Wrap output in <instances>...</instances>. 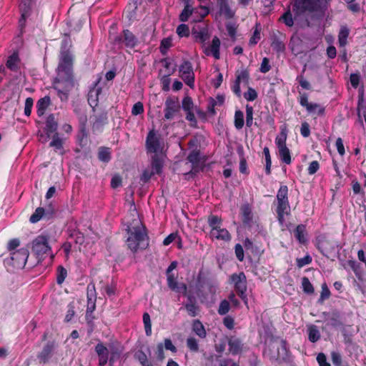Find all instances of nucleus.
Here are the masks:
<instances>
[{"mask_svg":"<svg viewBox=\"0 0 366 366\" xmlns=\"http://www.w3.org/2000/svg\"><path fill=\"white\" fill-rule=\"evenodd\" d=\"M67 277L66 269L61 265H59L56 269V283L61 285Z\"/></svg>","mask_w":366,"mask_h":366,"instance_id":"nucleus-42","label":"nucleus"},{"mask_svg":"<svg viewBox=\"0 0 366 366\" xmlns=\"http://www.w3.org/2000/svg\"><path fill=\"white\" fill-rule=\"evenodd\" d=\"M331 292L327 285V284L325 282L322 285V291L320 293V297L318 300L319 303H322L325 300H327L330 297Z\"/></svg>","mask_w":366,"mask_h":366,"instance_id":"nucleus-53","label":"nucleus"},{"mask_svg":"<svg viewBox=\"0 0 366 366\" xmlns=\"http://www.w3.org/2000/svg\"><path fill=\"white\" fill-rule=\"evenodd\" d=\"M317 249L323 254L326 255L336 249V242L325 237L320 239L317 242Z\"/></svg>","mask_w":366,"mask_h":366,"instance_id":"nucleus-20","label":"nucleus"},{"mask_svg":"<svg viewBox=\"0 0 366 366\" xmlns=\"http://www.w3.org/2000/svg\"><path fill=\"white\" fill-rule=\"evenodd\" d=\"M180 104L177 97H169L165 101L164 109V118L167 120H172L174 116L180 112Z\"/></svg>","mask_w":366,"mask_h":366,"instance_id":"nucleus-9","label":"nucleus"},{"mask_svg":"<svg viewBox=\"0 0 366 366\" xmlns=\"http://www.w3.org/2000/svg\"><path fill=\"white\" fill-rule=\"evenodd\" d=\"M172 39L170 38H164L160 43V51L165 54L167 51L172 46Z\"/></svg>","mask_w":366,"mask_h":366,"instance_id":"nucleus-58","label":"nucleus"},{"mask_svg":"<svg viewBox=\"0 0 366 366\" xmlns=\"http://www.w3.org/2000/svg\"><path fill=\"white\" fill-rule=\"evenodd\" d=\"M76 81L74 74V62L69 63L64 58L57 66V76L53 81L54 89L57 91L61 100H67L69 92L74 88Z\"/></svg>","mask_w":366,"mask_h":366,"instance_id":"nucleus-2","label":"nucleus"},{"mask_svg":"<svg viewBox=\"0 0 366 366\" xmlns=\"http://www.w3.org/2000/svg\"><path fill=\"white\" fill-rule=\"evenodd\" d=\"M113 43L119 48L132 49L139 44V39L129 29H124L114 38Z\"/></svg>","mask_w":366,"mask_h":366,"instance_id":"nucleus-4","label":"nucleus"},{"mask_svg":"<svg viewBox=\"0 0 366 366\" xmlns=\"http://www.w3.org/2000/svg\"><path fill=\"white\" fill-rule=\"evenodd\" d=\"M349 36V29L347 27L341 28L338 34V42L340 46H345L347 44V39Z\"/></svg>","mask_w":366,"mask_h":366,"instance_id":"nucleus-45","label":"nucleus"},{"mask_svg":"<svg viewBox=\"0 0 366 366\" xmlns=\"http://www.w3.org/2000/svg\"><path fill=\"white\" fill-rule=\"evenodd\" d=\"M285 36L282 33L279 31L274 32L271 36V46L272 49L277 53L283 52L285 49Z\"/></svg>","mask_w":366,"mask_h":366,"instance_id":"nucleus-17","label":"nucleus"},{"mask_svg":"<svg viewBox=\"0 0 366 366\" xmlns=\"http://www.w3.org/2000/svg\"><path fill=\"white\" fill-rule=\"evenodd\" d=\"M332 0H294L292 11L295 13L293 16L290 9H287L280 17L279 21L285 24L287 27L295 26L297 31L300 29L310 27L312 24L305 18L300 20L302 16L306 11L315 12L322 16L327 11Z\"/></svg>","mask_w":366,"mask_h":366,"instance_id":"nucleus-1","label":"nucleus"},{"mask_svg":"<svg viewBox=\"0 0 366 366\" xmlns=\"http://www.w3.org/2000/svg\"><path fill=\"white\" fill-rule=\"evenodd\" d=\"M101 87H94L91 89L88 94V102L89 104L94 108L98 105L99 102V95L102 93Z\"/></svg>","mask_w":366,"mask_h":366,"instance_id":"nucleus-28","label":"nucleus"},{"mask_svg":"<svg viewBox=\"0 0 366 366\" xmlns=\"http://www.w3.org/2000/svg\"><path fill=\"white\" fill-rule=\"evenodd\" d=\"M58 129V123L54 114H49L46 120L45 132L48 137L54 134Z\"/></svg>","mask_w":366,"mask_h":366,"instance_id":"nucleus-25","label":"nucleus"},{"mask_svg":"<svg viewBox=\"0 0 366 366\" xmlns=\"http://www.w3.org/2000/svg\"><path fill=\"white\" fill-rule=\"evenodd\" d=\"M235 80L239 83L243 82L245 84H248L249 80V71L247 69H243L240 71H237Z\"/></svg>","mask_w":366,"mask_h":366,"instance_id":"nucleus-44","label":"nucleus"},{"mask_svg":"<svg viewBox=\"0 0 366 366\" xmlns=\"http://www.w3.org/2000/svg\"><path fill=\"white\" fill-rule=\"evenodd\" d=\"M182 108L185 112L193 110L194 103L192 97L186 96L183 98L182 102Z\"/></svg>","mask_w":366,"mask_h":366,"instance_id":"nucleus-51","label":"nucleus"},{"mask_svg":"<svg viewBox=\"0 0 366 366\" xmlns=\"http://www.w3.org/2000/svg\"><path fill=\"white\" fill-rule=\"evenodd\" d=\"M146 147L147 151L151 153H157L160 148L159 138L156 135L154 130L149 131L147 136Z\"/></svg>","mask_w":366,"mask_h":366,"instance_id":"nucleus-16","label":"nucleus"},{"mask_svg":"<svg viewBox=\"0 0 366 366\" xmlns=\"http://www.w3.org/2000/svg\"><path fill=\"white\" fill-rule=\"evenodd\" d=\"M219 47H220V40L218 37L214 36L212 39V44L210 46V49L205 48L204 53L207 56H209L212 54L215 59H219L220 58L219 53Z\"/></svg>","mask_w":366,"mask_h":366,"instance_id":"nucleus-24","label":"nucleus"},{"mask_svg":"<svg viewBox=\"0 0 366 366\" xmlns=\"http://www.w3.org/2000/svg\"><path fill=\"white\" fill-rule=\"evenodd\" d=\"M152 172L154 174H161L164 166V161L161 157L154 154L152 158Z\"/></svg>","mask_w":366,"mask_h":366,"instance_id":"nucleus-29","label":"nucleus"},{"mask_svg":"<svg viewBox=\"0 0 366 366\" xmlns=\"http://www.w3.org/2000/svg\"><path fill=\"white\" fill-rule=\"evenodd\" d=\"M126 230L128 234L126 244L132 253L147 249L149 245L148 229L140 220L133 219L127 224Z\"/></svg>","mask_w":366,"mask_h":366,"instance_id":"nucleus-3","label":"nucleus"},{"mask_svg":"<svg viewBox=\"0 0 366 366\" xmlns=\"http://www.w3.org/2000/svg\"><path fill=\"white\" fill-rule=\"evenodd\" d=\"M107 348L109 349V352L110 353L109 366H114L115 362L120 358L124 348L123 345L118 341H114L109 343Z\"/></svg>","mask_w":366,"mask_h":366,"instance_id":"nucleus-14","label":"nucleus"},{"mask_svg":"<svg viewBox=\"0 0 366 366\" xmlns=\"http://www.w3.org/2000/svg\"><path fill=\"white\" fill-rule=\"evenodd\" d=\"M177 33L180 37L189 36V29L187 24H182L177 28Z\"/></svg>","mask_w":366,"mask_h":366,"instance_id":"nucleus-62","label":"nucleus"},{"mask_svg":"<svg viewBox=\"0 0 366 366\" xmlns=\"http://www.w3.org/2000/svg\"><path fill=\"white\" fill-rule=\"evenodd\" d=\"M239 215L242 223L245 228L251 229L254 226H258V218L254 216L252 207L249 203H244L241 205Z\"/></svg>","mask_w":366,"mask_h":366,"instance_id":"nucleus-5","label":"nucleus"},{"mask_svg":"<svg viewBox=\"0 0 366 366\" xmlns=\"http://www.w3.org/2000/svg\"><path fill=\"white\" fill-rule=\"evenodd\" d=\"M64 36L65 38L62 39L61 43L59 63H62L64 58L68 59L69 63H72L74 61V56L70 51V48L71 47V40L68 34H65Z\"/></svg>","mask_w":366,"mask_h":366,"instance_id":"nucleus-12","label":"nucleus"},{"mask_svg":"<svg viewBox=\"0 0 366 366\" xmlns=\"http://www.w3.org/2000/svg\"><path fill=\"white\" fill-rule=\"evenodd\" d=\"M29 252L27 248H20L11 253V259L14 267L24 268L26 264Z\"/></svg>","mask_w":366,"mask_h":366,"instance_id":"nucleus-11","label":"nucleus"},{"mask_svg":"<svg viewBox=\"0 0 366 366\" xmlns=\"http://www.w3.org/2000/svg\"><path fill=\"white\" fill-rule=\"evenodd\" d=\"M207 223L209 227L214 232L217 227L219 228V226H222V219L217 215L210 214L207 218Z\"/></svg>","mask_w":366,"mask_h":366,"instance_id":"nucleus-37","label":"nucleus"},{"mask_svg":"<svg viewBox=\"0 0 366 366\" xmlns=\"http://www.w3.org/2000/svg\"><path fill=\"white\" fill-rule=\"evenodd\" d=\"M310 113H316L319 116L325 114V107L320 106L317 103H310L306 109Z\"/></svg>","mask_w":366,"mask_h":366,"instance_id":"nucleus-40","label":"nucleus"},{"mask_svg":"<svg viewBox=\"0 0 366 366\" xmlns=\"http://www.w3.org/2000/svg\"><path fill=\"white\" fill-rule=\"evenodd\" d=\"M192 331L200 338H204L207 336V332L204 326L199 320H194L192 322Z\"/></svg>","mask_w":366,"mask_h":366,"instance_id":"nucleus-34","label":"nucleus"},{"mask_svg":"<svg viewBox=\"0 0 366 366\" xmlns=\"http://www.w3.org/2000/svg\"><path fill=\"white\" fill-rule=\"evenodd\" d=\"M230 280L234 284V290L237 295L247 304V278L244 273L241 272L239 274H232L230 276Z\"/></svg>","mask_w":366,"mask_h":366,"instance_id":"nucleus-6","label":"nucleus"},{"mask_svg":"<svg viewBox=\"0 0 366 366\" xmlns=\"http://www.w3.org/2000/svg\"><path fill=\"white\" fill-rule=\"evenodd\" d=\"M226 29L228 35L234 40L236 39L237 26L234 23L227 22L226 24Z\"/></svg>","mask_w":366,"mask_h":366,"instance_id":"nucleus-60","label":"nucleus"},{"mask_svg":"<svg viewBox=\"0 0 366 366\" xmlns=\"http://www.w3.org/2000/svg\"><path fill=\"white\" fill-rule=\"evenodd\" d=\"M96 309V295H95V287L94 285H89L87 286V307L86 310V320L88 325L93 324V320L94 317L89 320V313L93 314Z\"/></svg>","mask_w":366,"mask_h":366,"instance_id":"nucleus-10","label":"nucleus"},{"mask_svg":"<svg viewBox=\"0 0 366 366\" xmlns=\"http://www.w3.org/2000/svg\"><path fill=\"white\" fill-rule=\"evenodd\" d=\"M244 97L249 102H253L257 98V92L254 89L249 87L247 91L244 92Z\"/></svg>","mask_w":366,"mask_h":366,"instance_id":"nucleus-61","label":"nucleus"},{"mask_svg":"<svg viewBox=\"0 0 366 366\" xmlns=\"http://www.w3.org/2000/svg\"><path fill=\"white\" fill-rule=\"evenodd\" d=\"M294 236L300 244H305L307 242L306 238V226L305 224H298L293 232Z\"/></svg>","mask_w":366,"mask_h":366,"instance_id":"nucleus-32","label":"nucleus"},{"mask_svg":"<svg viewBox=\"0 0 366 366\" xmlns=\"http://www.w3.org/2000/svg\"><path fill=\"white\" fill-rule=\"evenodd\" d=\"M277 208L290 209L288 199V187L287 185H281L277 194Z\"/></svg>","mask_w":366,"mask_h":366,"instance_id":"nucleus-18","label":"nucleus"},{"mask_svg":"<svg viewBox=\"0 0 366 366\" xmlns=\"http://www.w3.org/2000/svg\"><path fill=\"white\" fill-rule=\"evenodd\" d=\"M107 117L106 114H103L97 117L92 124L93 132H102L103 126L107 123Z\"/></svg>","mask_w":366,"mask_h":366,"instance_id":"nucleus-35","label":"nucleus"},{"mask_svg":"<svg viewBox=\"0 0 366 366\" xmlns=\"http://www.w3.org/2000/svg\"><path fill=\"white\" fill-rule=\"evenodd\" d=\"M33 253L39 259H42L44 255L51 252V248L49 244L48 238L46 236L39 235L32 241Z\"/></svg>","mask_w":366,"mask_h":366,"instance_id":"nucleus-7","label":"nucleus"},{"mask_svg":"<svg viewBox=\"0 0 366 366\" xmlns=\"http://www.w3.org/2000/svg\"><path fill=\"white\" fill-rule=\"evenodd\" d=\"M194 38L196 41L204 44L205 41L209 39V36L207 31L201 30L194 34Z\"/></svg>","mask_w":366,"mask_h":366,"instance_id":"nucleus-56","label":"nucleus"},{"mask_svg":"<svg viewBox=\"0 0 366 366\" xmlns=\"http://www.w3.org/2000/svg\"><path fill=\"white\" fill-rule=\"evenodd\" d=\"M144 105L141 102H138L133 105L132 109V115L137 116L144 113Z\"/></svg>","mask_w":366,"mask_h":366,"instance_id":"nucleus-64","label":"nucleus"},{"mask_svg":"<svg viewBox=\"0 0 366 366\" xmlns=\"http://www.w3.org/2000/svg\"><path fill=\"white\" fill-rule=\"evenodd\" d=\"M97 157L99 161L108 163L111 159V149L107 147H100L98 149Z\"/></svg>","mask_w":366,"mask_h":366,"instance_id":"nucleus-33","label":"nucleus"},{"mask_svg":"<svg viewBox=\"0 0 366 366\" xmlns=\"http://www.w3.org/2000/svg\"><path fill=\"white\" fill-rule=\"evenodd\" d=\"M89 132L87 129H79L76 134V143L81 148H85L89 144Z\"/></svg>","mask_w":366,"mask_h":366,"instance_id":"nucleus-31","label":"nucleus"},{"mask_svg":"<svg viewBox=\"0 0 366 366\" xmlns=\"http://www.w3.org/2000/svg\"><path fill=\"white\" fill-rule=\"evenodd\" d=\"M263 154L265 158V172L267 175H269L271 174L272 159L268 147H265L263 149Z\"/></svg>","mask_w":366,"mask_h":366,"instance_id":"nucleus-41","label":"nucleus"},{"mask_svg":"<svg viewBox=\"0 0 366 366\" xmlns=\"http://www.w3.org/2000/svg\"><path fill=\"white\" fill-rule=\"evenodd\" d=\"M184 307L191 317H196L199 311V307L197 302L186 303Z\"/></svg>","mask_w":366,"mask_h":366,"instance_id":"nucleus-48","label":"nucleus"},{"mask_svg":"<svg viewBox=\"0 0 366 366\" xmlns=\"http://www.w3.org/2000/svg\"><path fill=\"white\" fill-rule=\"evenodd\" d=\"M31 0H21L19 5L21 17L19 20V27L21 34L24 33L26 19L31 14Z\"/></svg>","mask_w":366,"mask_h":366,"instance_id":"nucleus-13","label":"nucleus"},{"mask_svg":"<svg viewBox=\"0 0 366 366\" xmlns=\"http://www.w3.org/2000/svg\"><path fill=\"white\" fill-rule=\"evenodd\" d=\"M50 104L51 99L49 96H45L44 97L39 99L36 105L37 115L39 117L43 116Z\"/></svg>","mask_w":366,"mask_h":366,"instance_id":"nucleus-30","label":"nucleus"},{"mask_svg":"<svg viewBox=\"0 0 366 366\" xmlns=\"http://www.w3.org/2000/svg\"><path fill=\"white\" fill-rule=\"evenodd\" d=\"M279 156L281 161L286 164H290L292 162V158L290 155V151L287 147H284L278 149Z\"/></svg>","mask_w":366,"mask_h":366,"instance_id":"nucleus-38","label":"nucleus"},{"mask_svg":"<svg viewBox=\"0 0 366 366\" xmlns=\"http://www.w3.org/2000/svg\"><path fill=\"white\" fill-rule=\"evenodd\" d=\"M312 257L307 254L302 258L297 259V260H296L297 266L299 268H302L305 265L310 264L312 262Z\"/></svg>","mask_w":366,"mask_h":366,"instance_id":"nucleus-59","label":"nucleus"},{"mask_svg":"<svg viewBox=\"0 0 366 366\" xmlns=\"http://www.w3.org/2000/svg\"><path fill=\"white\" fill-rule=\"evenodd\" d=\"M217 3L220 13L224 14L226 19H232L234 16V13L230 9L229 0H217Z\"/></svg>","mask_w":366,"mask_h":366,"instance_id":"nucleus-27","label":"nucleus"},{"mask_svg":"<svg viewBox=\"0 0 366 366\" xmlns=\"http://www.w3.org/2000/svg\"><path fill=\"white\" fill-rule=\"evenodd\" d=\"M302 290L305 293L310 295L313 294L315 289L310 280L307 277H303L302 279Z\"/></svg>","mask_w":366,"mask_h":366,"instance_id":"nucleus-43","label":"nucleus"},{"mask_svg":"<svg viewBox=\"0 0 366 366\" xmlns=\"http://www.w3.org/2000/svg\"><path fill=\"white\" fill-rule=\"evenodd\" d=\"M243 345L241 339L235 336H232L228 340L229 350L233 355L239 354L243 350Z\"/></svg>","mask_w":366,"mask_h":366,"instance_id":"nucleus-23","label":"nucleus"},{"mask_svg":"<svg viewBox=\"0 0 366 366\" xmlns=\"http://www.w3.org/2000/svg\"><path fill=\"white\" fill-rule=\"evenodd\" d=\"M187 159L192 163V169L189 174H195L199 172L198 164L200 162V150L194 149L190 152Z\"/></svg>","mask_w":366,"mask_h":366,"instance_id":"nucleus-22","label":"nucleus"},{"mask_svg":"<svg viewBox=\"0 0 366 366\" xmlns=\"http://www.w3.org/2000/svg\"><path fill=\"white\" fill-rule=\"evenodd\" d=\"M253 107L249 104L246 105V126L251 127L253 124Z\"/></svg>","mask_w":366,"mask_h":366,"instance_id":"nucleus-54","label":"nucleus"},{"mask_svg":"<svg viewBox=\"0 0 366 366\" xmlns=\"http://www.w3.org/2000/svg\"><path fill=\"white\" fill-rule=\"evenodd\" d=\"M143 322L146 335L150 336L152 335V322L149 313L144 312L143 314Z\"/></svg>","mask_w":366,"mask_h":366,"instance_id":"nucleus-49","label":"nucleus"},{"mask_svg":"<svg viewBox=\"0 0 366 366\" xmlns=\"http://www.w3.org/2000/svg\"><path fill=\"white\" fill-rule=\"evenodd\" d=\"M179 71L184 82L191 89H193L194 86V73L192 63L189 60H183L179 65Z\"/></svg>","mask_w":366,"mask_h":366,"instance_id":"nucleus-8","label":"nucleus"},{"mask_svg":"<svg viewBox=\"0 0 366 366\" xmlns=\"http://www.w3.org/2000/svg\"><path fill=\"white\" fill-rule=\"evenodd\" d=\"M187 346L192 352H197L199 350V344L194 337L187 338Z\"/></svg>","mask_w":366,"mask_h":366,"instance_id":"nucleus-63","label":"nucleus"},{"mask_svg":"<svg viewBox=\"0 0 366 366\" xmlns=\"http://www.w3.org/2000/svg\"><path fill=\"white\" fill-rule=\"evenodd\" d=\"M54 214V211L52 208L49 207L46 209L39 207H37L35 212L31 215L29 221L31 223H36L40 221L42 218H45L47 220L50 219Z\"/></svg>","mask_w":366,"mask_h":366,"instance_id":"nucleus-15","label":"nucleus"},{"mask_svg":"<svg viewBox=\"0 0 366 366\" xmlns=\"http://www.w3.org/2000/svg\"><path fill=\"white\" fill-rule=\"evenodd\" d=\"M20 59L16 51L13 52L7 59L6 66L12 71L17 72L19 71Z\"/></svg>","mask_w":366,"mask_h":366,"instance_id":"nucleus-26","label":"nucleus"},{"mask_svg":"<svg viewBox=\"0 0 366 366\" xmlns=\"http://www.w3.org/2000/svg\"><path fill=\"white\" fill-rule=\"evenodd\" d=\"M229 310H230L229 302L227 300H223L219 303L217 312H218V314L220 315H225L229 312Z\"/></svg>","mask_w":366,"mask_h":366,"instance_id":"nucleus-52","label":"nucleus"},{"mask_svg":"<svg viewBox=\"0 0 366 366\" xmlns=\"http://www.w3.org/2000/svg\"><path fill=\"white\" fill-rule=\"evenodd\" d=\"M192 8L189 4H185L184 9L179 15V20L182 22L187 21L192 14Z\"/></svg>","mask_w":366,"mask_h":366,"instance_id":"nucleus-50","label":"nucleus"},{"mask_svg":"<svg viewBox=\"0 0 366 366\" xmlns=\"http://www.w3.org/2000/svg\"><path fill=\"white\" fill-rule=\"evenodd\" d=\"M51 147H54L56 150H60L63 149V141L59 137V133H55L52 135V140L49 143Z\"/></svg>","mask_w":366,"mask_h":366,"instance_id":"nucleus-47","label":"nucleus"},{"mask_svg":"<svg viewBox=\"0 0 366 366\" xmlns=\"http://www.w3.org/2000/svg\"><path fill=\"white\" fill-rule=\"evenodd\" d=\"M213 239L222 240L224 242H229L232 239V236L227 229L223 228L219 229V232L216 234Z\"/></svg>","mask_w":366,"mask_h":366,"instance_id":"nucleus-46","label":"nucleus"},{"mask_svg":"<svg viewBox=\"0 0 366 366\" xmlns=\"http://www.w3.org/2000/svg\"><path fill=\"white\" fill-rule=\"evenodd\" d=\"M55 348V342L49 341L43 347L42 350L38 354V359L40 362L46 363L49 361L51 354Z\"/></svg>","mask_w":366,"mask_h":366,"instance_id":"nucleus-21","label":"nucleus"},{"mask_svg":"<svg viewBox=\"0 0 366 366\" xmlns=\"http://www.w3.org/2000/svg\"><path fill=\"white\" fill-rule=\"evenodd\" d=\"M95 352L99 358V366H105L107 362L109 363V349L102 342L97 344Z\"/></svg>","mask_w":366,"mask_h":366,"instance_id":"nucleus-19","label":"nucleus"},{"mask_svg":"<svg viewBox=\"0 0 366 366\" xmlns=\"http://www.w3.org/2000/svg\"><path fill=\"white\" fill-rule=\"evenodd\" d=\"M307 331H308V339L311 342L315 343L320 339L321 335H320V331L318 330L317 326L310 325L308 327Z\"/></svg>","mask_w":366,"mask_h":366,"instance_id":"nucleus-36","label":"nucleus"},{"mask_svg":"<svg viewBox=\"0 0 366 366\" xmlns=\"http://www.w3.org/2000/svg\"><path fill=\"white\" fill-rule=\"evenodd\" d=\"M234 124L237 129H241L244 127V113L241 110L235 111Z\"/></svg>","mask_w":366,"mask_h":366,"instance_id":"nucleus-39","label":"nucleus"},{"mask_svg":"<svg viewBox=\"0 0 366 366\" xmlns=\"http://www.w3.org/2000/svg\"><path fill=\"white\" fill-rule=\"evenodd\" d=\"M172 74V71H168V73L162 76L161 79L162 89L164 92H167L170 89V78L169 76Z\"/></svg>","mask_w":366,"mask_h":366,"instance_id":"nucleus-57","label":"nucleus"},{"mask_svg":"<svg viewBox=\"0 0 366 366\" xmlns=\"http://www.w3.org/2000/svg\"><path fill=\"white\" fill-rule=\"evenodd\" d=\"M167 275V283L168 287L171 290H176L177 288V276L174 274H169Z\"/></svg>","mask_w":366,"mask_h":366,"instance_id":"nucleus-55","label":"nucleus"}]
</instances>
